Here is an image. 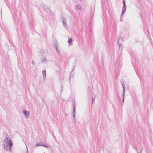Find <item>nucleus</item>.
<instances>
[{
  "label": "nucleus",
  "mask_w": 153,
  "mask_h": 153,
  "mask_svg": "<svg viewBox=\"0 0 153 153\" xmlns=\"http://www.w3.org/2000/svg\"><path fill=\"white\" fill-rule=\"evenodd\" d=\"M123 42V40L121 38H119L117 41V43L119 45V48L122 46V42Z\"/></svg>",
  "instance_id": "obj_5"
},
{
  "label": "nucleus",
  "mask_w": 153,
  "mask_h": 153,
  "mask_svg": "<svg viewBox=\"0 0 153 153\" xmlns=\"http://www.w3.org/2000/svg\"><path fill=\"white\" fill-rule=\"evenodd\" d=\"M124 100H122V102H123V103L124 102Z\"/></svg>",
  "instance_id": "obj_23"
},
{
  "label": "nucleus",
  "mask_w": 153,
  "mask_h": 153,
  "mask_svg": "<svg viewBox=\"0 0 153 153\" xmlns=\"http://www.w3.org/2000/svg\"><path fill=\"white\" fill-rule=\"evenodd\" d=\"M75 102L74 101V104H73V117L74 118L75 117V113H76V106L75 105Z\"/></svg>",
  "instance_id": "obj_6"
},
{
  "label": "nucleus",
  "mask_w": 153,
  "mask_h": 153,
  "mask_svg": "<svg viewBox=\"0 0 153 153\" xmlns=\"http://www.w3.org/2000/svg\"><path fill=\"white\" fill-rule=\"evenodd\" d=\"M41 62H44V63H45H45H47V60L45 59V58L44 59H42L41 61Z\"/></svg>",
  "instance_id": "obj_15"
},
{
  "label": "nucleus",
  "mask_w": 153,
  "mask_h": 153,
  "mask_svg": "<svg viewBox=\"0 0 153 153\" xmlns=\"http://www.w3.org/2000/svg\"><path fill=\"white\" fill-rule=\"evenodd\" d=\"M122 21V19H120V21Z\"/></svg>",
  "instance_id": "obj_24"
},
{
  "label": "nucleus",
  "mask_w": 153,
  "mask_h": 153,
  "mask_svg": "<svg viewBox=\"0 0 153 153\" xmlns=\"http://www.w3.org/2000/svg\"><path fill=\"white\" fill-rule=\"evenodd\" d=\"M76 9H79V10H81V6L79 4H77L76 5Z\"/></svg>",
  "instance_id": "obj_10"
},
{
  "label": "nucleus",
  "mask_w": 153,
  "mask_h": 153,
  "mask_svg": "<svg viewBox=\"0 0 153 153\" xmlns=\"http://www.w3.org/2000/svg\"><path fill=\"white\" fill-rule=\"evenodd\" d=\"M23 113L24 114L25 117L26 118H27L29 116V112L26 110H24L23 111Z\"/></svg>",
  "instance_id": "obj_4"
},
{
  "label": "nucleus",
  "mask_w": 153,
  "mask_h": 153,
  "mask_svg": "<svg viewBox=\"0 0 153 153\" xmlns=\"http://www.w3.org/2000/svg\"><path fill=\"white\" fill-rule=\"evenodd\" d=\"M46 74V71L45 70H44L42 71V75L44 79H45Z\"/></svg>",
  "instance_id": "obj_11"
},
{
  "label": "nucleus",
  "mask_w": 153,
  "mask_h": 153,
  "mask_svg": "<svg viewBox=\"0 0 153 153\" xmlns=\"http://www.w3.org/2000/svg\"><path fill=\"white\" fill-rule=\"evenodd\" d=\"M125 94H124L123 93L122 95H123V98H122V100H124V96H125Z\"/></svg>",
  "instance_id": "obj_18"
},
{
  "label": "nucleus",
  "mask_w": 153,
  "mask_h": 153,
  "mask_svg": "<svg viewBox=\"0 0 153 153\" xmlns=\"http://www.w3.org/2000/svg\"><path fill=\"white\" fill-rule=\"evenodd\" d=\"M122 86H123V93L124 94V93H125V85L123 84H122Z\"/></svg>",
  "instance_id": "obj_14"
},
{
  "label": "nucleus",
  "mask_w": 153,
  "mask_h": 153,
  "mask_svg": "<svg viewBox=\"0 0 153 153\" xmlns=\"http://www.w3.org/2000/svg\"><path fill=\"white\" fill-rule=\"evenodd\" d=\"M94 99H92V103H94Z\"/></svg>",
  "instance_id": "obj_21"
},
{
  "label": "nucleus",
  "mask_w": 153,
  "mask_h": 153,
  "mask_svg": "<svg viewBox=\"0 0 153 153\" xmlns=\"http://www.w3.org/2000/svg\"><path fill=\"white\" fill-rule=\"evenodd\" d=\"M24 31L23 29L21 30V36L22 35L23 36L24 35Z\"/></svg>",
  "instance_id": "obj_16"
},
{
  "label": "nucleus",
  "mask_w": 153,
  "mask_h": 153,
  "mask_svg": "<svg viewBox=\"0 0 153 153\" xmlns=\"http://www.w3.org/2000/svg\"><path fill=\"white\" fill-rule=\"evenodd\" d=\"M42 146L46 148L48 147H49V145L48 144L45 143H43L41 141H40L39 143H36L35 146Z\"/></svg>",
  "instance_id": "obj_2"
},
{
  "label": "nucleus",
  "mask_w": 153,
  "mask_h": 153,
  "mask_svg": "<svg viewBox=\"0 0 153 153\" xmlns=\"http://www.w3.org/2000/svg\"><path fill=\"white\" fill-rule=\"evenodd\" d=\"M43 7L44 10L46 11L47 13H50V10L49 8H48L46 5H44L43 6Z\"/></svg>",
  "instance_id": "obj_7"
},
{
  "label": "nucleus",
  "mask_w": 153,
  "mask_h": 153,
  "mask_svg": "<svg viewBox=\"0 0 153 153\" xmlns=\"http://www.w3.org/2000/svg\"><path fill=\"white\" fill-rule=\"evenodd\" d=\"M31 63L33 65H34L35 63H34V62L32 60V61Z\"/></svg>",
  "instance_id": "obj_20"
},
{
  "label": "nucleus",
  "mask_w": 153,
  "mask_h": 153,
  "mask_svg": "<svg viewBox=\"0 0 153 153\" xmlns=\"http://www.w3.org/2000/svg\"><path fill=\"white\" fill-rule=\"evenodd\" d=\"M4 142H5V143L4 145H7L10 146H13V143H12V141L11 140V138L9 139L8 137L6 136L4 140Z\"/></svg>",
  "instance_id": "obj_1"
},
{
  "label": "nucleus",
  "mask_w": 153,
  "mask_h": 153,
  "mask_svg": "<svg viewBox=\"0 0 153 153\" xmlns=\"http://www.w3.org/2000/svg\"><path fill=\"white\" fill-rule=\"evenodd\" d=\"M147 31H148V32L149 33V30H147Z\"/></svg>",
  "instance_id": "obj_25"
},
{
  "label": "nucleus",
  "mask_w": 153,
  "mask_h": 153,
  "mask_svg": "<svg viewBox=\"0 0 153 153\" xmlns=\"http://www.w3.org/2000/svg\"><path fill=\"white\" fill-rule=\"evenodd\" d=\"M61 21L62 22L63 24V23H66V19L65 18H62V20H61Z\"/></svg>",
  "instance_id": "obj_13"
},
{
  "label": "nucleus",
  "mask_w": 153,
  "mask_h": 153,
  "mask_svg": "<svg viewBox=\"0 0 153 153\" xmlns=\"http://www.w3.org/2000/svg\"><path fill=\"white\" fill-rule=\"evenodd\" d=\"M4 145V149L6 150H11V147L12 146H10L7 145Z\"/></svg>",
  "instance_id": "obj_8"
},
{
  "label": "nucleus",
  "mask_w": 153,
  "mask_h": 153,
  "mask_svg": "<svg viewBox=\"0 0 153 153\" xmlns=\"http://www.w3.org/2000/svg\"><path fill=\"white\" fill-rule=\"evenodd\" d=\"M123 6L122 9V12L121 13V15H123L124 13L126 10V2L125 0H123Z\"/></svg>",
  "instance_id": "obj_3"
},
{
  "label": "nucleus",
  "mask_w": 153,
  "mask_h": 153,
  "mask_svg": "<svg viewBox=\"0 0 153 153\" xmlns=\"http://www.w3.org/2000/svg\"><path fill=\"white\" fill-rule=\"evenodd\" d=\"M73 69L72 70V71H71V72H72L73 71V70L75 68V65H74L73 66Z\"/></svg>",
  "instance_id": "obj_19"
},
{
  "label": "nucleus",
  "mask_w": 153,
  "mask_h": 153,
  "mask_svg": "<svg viewBox=\"0 0 153 153\" xmlns=\"http://www.w3.org/2000/svg\"><path fill=\"white\" fill-rule=\"evenodd\" d=\"M54 48H56V50H57L58 49V44L57 42L54 43Z\"/></svg>",
  "instance_id": "obj_12"
},
{
  "label": "nucleus",
  "mask_w": 153,
  "mask_h": 153,
  "mask_svg": "<svg viewBox=\"0 0 153 153\" xmlns=\"http://www.w3.org/2000/svg\"><path fill=\"white\" fill-rule=\"evenodd\" d=\"M72 40V39L70 37H69L68 38V43L69 45L71 44V41Z\"/></svg>",
  "instance_id": "obj_9"
},
{
  "label": "nucleus",
  "mask_w": 153,
  "mask_h": 153,
  "mask_svg": "<svg viewBox=\"0 0 153 153\" xmlns=\"http://www.w3.org/2000/svg\"><path fill=\"white\" fill-rule=\"evenodd\" d=\"M63 25H64V27L65 28H66V27H68V25H67L66 23H63Z\"/></svg>",
  "instance_id": "obj_17"
},
{
  "label": "nucleus",
  "mask_w": 153,
  "mask_h": 153,
  "mask_svg": "<svg viewBox=\"0 0 153 153\" xmlns=\"http://www.w3.org/2000/svg\"><path fill=\"white\" fill-rule=\"evenodd\" d=\"M57 51V52H58V54L59 55H60V52H59V50L58 49L57 50H56Z\"/></svg>",
  "instance_id": "obj_22"
}]
</instances>
